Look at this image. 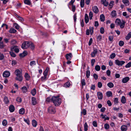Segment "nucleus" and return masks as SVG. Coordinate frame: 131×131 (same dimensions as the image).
<instances>
[{"label": "nucleus", "instance_id": "obj_13", "mask_svg": "<svg viewBox=\"0 0 131 131\" xmlns=\"http://www.w3.org/2000/svg\"><path fill=\"white\" fill-rule=\"evenodd\" d=\"M129 80V78L128 77H126L122 79V82L123 83H127Z\"/></svg>", "mask_w": 131, "mask_h": 131}, {"label": "nucleus", "instance_id": "obj_21", "mask_svg": "<svg viewBox=\"0 0 131 131\" xmlns=\"http://www.w3.org/2000/svg\"><path fill=\"white\" fill-rule=\"evenodd\" d=\"M125 22L123 20L122 22L121 23V24H120V25H119L120 26V27L121 28H124L125 26Z\"/></svg>", "mask_w": 131, "mask_h": 131}, {"label": "nucleus", "instance_id": "obj_40", "mask_svg": "<svg viewBox=\"0 0 131 131\" xmlns=\"http://www.w3.org/2000/svg\"><path fill=\"white\" fill-rule=\"evenodd\" d=\"M81 83L83 87V86L84 85H85L86 84V83L85 82V80L84 79L81 80Z\"/></svg>", "mask_w": 131, "mask_h": 131}, {"label": "nucleus", "instance_id": "obj_46", "mask_svg": "<svg viewBox=\"0 0 131 131\" xmlns=\"http://www.w3.org/2000/svg\"><path fill=\"white\" fill-rule=\"evenodd\" d=\"M89 16L90 19H92L93 16V13L92 12L90 11V12L89 13Z\"/></svg>", "mask_w": 131, "mask_h": 131}, {"label": "nucleus", "instance_id": "obj_15", "mask_svg": "<svg viewBox=\"0 0 131 131\" xmlns=\"http://www.w3.org/2000/svg\"><path fill=\"white\" fill-rule=\"evenodd\" d=\"M97 52V49H95L93 50V51L91 53V56L92 57H94Z\"/></svg>", "mask_w": 131, "mask_h": 131}, {"label": "nucleus", "instance_id": "obj_38", "mask_svg": "<svg viewBox=\"0 0 131 131\" xmlns=\"http://www.w3.org/2000/svg\"><path fill=\"white\" fill-rule=\"evenodd\" d=\"M107 85L109 88H112L113 87L114 85L113 83L110 82L107 84Z\"/></svg>", "mask_w": 131, "mask_h": 131}, {"label": "nucleus", "instance_id": "obj_20", "mask_svg": "<svg viewBox=\"0 0 131 131\" xmlns=\"http://www.w3.org/2000/svg\"><path fill=\"white\" fill-rule=\"evenodd\" d=\"M122 2L126 5H129V2L128 0H122Z\"/></svg>", "mask_w": 131, "mask_h": 131}, {"label": "nucleus", "instance_id": "obj_64", "mask_svg": "<svg viewBox=\"0 0 131 131\" xmlns=\"http://www.w3.org/2000/svg\"><path fill=\"white\" fill-rule=\"evenodd\" d=\"M93 77H94V79L96 80H97L98 79V76L95 73H94L93 75Z\"/></svg>", "mask_w": 131, "mask_h": 131}, {"label": "nucleus", "instance_id": "obj_47", "mask_svg": "<svg viewBox=\"0 0 131 131\" xmlns=\"http://www.w3.org/2000/svg\"><path fill=\"white\" fill-rule=\"evenodd\" d=\"M14 25V26H15V29H18L19 28V27L17 24L16 23H15Z\"/></svg>", "mask_w": 131, "mask_h": 131}, {"label": "nucleus", "instance_id": "obj_59", "mask_svg": "<svg viewBox=\"0 0 131 131\" xmlns=\"http://www.w3.org/2000/svg\"><path fill=\"white\" fill-rule=\"evenodd\" d=\"M93 125L94 126L97 127V123L96 121H94L93 122Z\"/></svg>", "mask_w": 131, "mask_h": 131}, {"label": "nucleus", "instance_id": "obj_63", "mask_svg": "<svg viewBox=\"0 0 131 131\" xmlns=\"http://www.w3.org/2000/svg\"><path fill=\"white\" fill-rule=\"evenodd\" d=\"M17 63V62L16 61L13 60L12 61V64L13 66H14Z\"/></svg>", "mask_w": 131, "mask_h": 131}, {"label": "nucleus", "instance_id": "obj_2", "mask_svg": "<svg viewBox=\"0 0 131 131\" xmlns=\"http://www.w3.org/2000/svg\"><path fill=\"white\" fill-rule=\"evenodd\" d=\"M30 46V42L28 41L24 42L22 44L21 48L23 49H26Z\"/></svg>", "mask_w": 131, "mask_h": 131}, {"label": "nucleus", "instance_id": "obj_41", "mask_svg": "<svg viewBox=\"0 0 131 131\" xmlns=\"http://www.w3.org/2000/svg\"><path fill=\"white\" fill-rule=\"evenodd\" d=\"M84 130L87 131L88 129V125L86 122H85L84 125Z\"/></svg>", "mask_w": 131, "mask_h": 131}, {"label": "nucleus", "instance_id": "obj_22", "mask_svg": "<svg viewBox=\"0 0 131 131\" xmlns=\"http://www.w3.org/2000/svg\"><path fill=\"white\" fill-rule=\"evenodd\" d=\"M25 77L27 80H29L30 79V77L28 74L26 73L25 74Z\"/></svg>", "mask_w": 131, "mask_h": 131}, {"label": "nucleus", "instance_id": "obj_17", "mask_svg": "<svg viewBox=\"0 0 131 131\" xmlns=\"http://www.w3.org/2000/svg\"><path fill=\"white\" fill-rule=\"evenodd\" d=\"M84 19L85 23L86 24L89 21V18L88 15L86 14H85Z\"/></svg>", "mask_w": 131, "mask_h": 131}, {"label": "nucleus", "instance_id": "obj_57", "mask_svg": "<svg viewBox=\"0 0 131 131\" xmlns=\"http://www.w3.org/2000/svg\"><path fill=\"white\" fill-rule=\"evenodd\" d=\"M102 38V37L101 35H99L97 38V40L98 41H100Z\"/></svg>", "mask_w": 131, "mask_h": 131}, {"label": "nucleus", "instance_id": "obj_61", "mask_svg": "<svg viewBox=\"0 0 131 131\" xmlns=\"http://www.w3.org/2000/svg\"><path fill=\"white\" fill-rule=\"evenodd\" d=\"M114 102L115 104H117L118 103V100L117 98H115L114 101Z\"/></svg>", "mask_w": 131, "mask_h": 131}, {"label": "nucleus", "instance_id": "obj_49", "mask_svg": "<svg viewBox=\"0 0 131 131\" xmlns=\"http://www.w3.org/2000/svg\"><path fill=\"white\" fill-rule=\"evenodd\" d=\"M29 47H30L32 50L34 49L35 47L33 44L31 42H30V46Z\"/></svg>", "mask_w": 131, "mask_h": 131}, {"label": "nucleus", "instance_id": "obj_26", "mask_svg": "<svg viewBox=\"0 0 131 131\" xmlns=\"http://www.w3.org/2000/svg\"><path fill=\"white\" fill-rule=\"evenodd\" d=\"M80 5L81 7L83 8L84 5V0H81Z\"/></svg>", "mask_w": 131, "mask_h": 131}, {"label": "nucleus", "instance_id": "obj_62", "mask_svg": "<svg viewBox=\"0 0 131 131\" xmlns=\"http://www.w3.org/2000/svg\"><path fill=\"white\" fill-rule=\"evenodd\" d=\"M102 86V84L100 82H99L98 83V86L99 88H101Z\"/></svg>", "mask_w": 131, "mask_h": 131}, {"label": "nucleus", "instance_id": "obj_48", "mask_svg": "<svg viewBox=\"0 0 131 131\" xmlns=\"http://www.w3.org/2000/svg\"><path fill=\"white\" fill-rule=\"evenodd\" d=\"M124 44V42L122 41H120L119 42V45L121 47L123 46Z\"/></svg>", "mask_w": 131, "mask_h": 131}, {"label": "nucleus", "instance_id": "obj_5", "mask_svg": "<svg viewBox=\"0 0 131 131\" xmlns=\"http://www.w3.org/2000/svg\"><path fill=\"white\" fill-rule=\"evenodd\" d=\"M115 64L118 66H122L125 63V62L123 61H119L118 59L116 60H115Z\"/></svg>", "mask_w": 131, "mask_h": 131}, {"label": "nucleus", "instance_id": "obj_11", "mask_svg": "<svg viewBox=\"0 0 131 131\" xmlns=\"http://www.w3.org/2000/svg\"><path fill=\"white\" fill-rule=\"evenodd\" d=\"M32 104L33 105H35L37 104L36 99L34 97H32L31 98Z\"/></svg>", "mask_w": 131, "mask_h": 131}, {"label": "nucleus", "instance_id": "obj_8", "mask_svg": "<svg viewBox=\"0 0 131 131\" xmlns=\"http://www.w3.org/2000/svg\"><path fill=\"white\" fill-rule=\"evenodd\" d=\"M10 72L7 71H5L3 72V75L4 77H8L10 75Z\"/></svg>", "mask_w": 131, "mask_h": 131}, {"label": "nucleus", "instance_id": "obj_55", "mask_svg": "<svg viewBox=\"0 0 131 131\" xmlns=\"http://www.w3.org/2000/svg\"><path fill=\"white\" fill-rule=\"evenodd\" d=\"M115 53H112L110 55V58L112 59H113L115 57Z\"/></svg>", "mask_w": 131, "mask_h": 131}, {"label": "nucleus", "instance_id": "obj_7", "mask_svg": "<svg viewBox=\"0 0 131 131\" xmlns=\"http://www.w3.org/2000/svg\"><path fill=\"white\" fill-rule=\"evenodd\" d=\"M92 10L95 14L98 13L99 12V9L96 6H94L92 7Z\"/></svg>", "mask_w": 131, "mask_h": 131}, {"label": "nucleus", "instance_id": "obj_44", "mask_svg": "<svg viewBox=\"0 0 131 131\" xmlns=\"http://www.w3.org/2000/svg\"><path fill=\"white\" fill-rule=\"evenodd\" d=\"M2 125L4 126H6L7 124V122L6 119L4 120L2 122Z\"/></svg>", "mask_w": 131, "mask_h": 131}, {"label": "nucleus", "instance_id": "obj_58", "mask_svg": "<svg viewBox=\"0 0 131 131\" xmlns=\"http://www.w3.org/2000/svg\"><path fill=\"white\" fill-rule=\"evenodd\" d=\"M72 10L73 12H74L75 11V9H76L75 6V5H72Z\"/></svg>", "mask_w": 131, "mask_h": 131}, {"label": "nucleus", "instance_id": "obj_32", "mask_svg": "<svg viewBox=\"0 0 131 131\" xmlns=\"http://www.w3.org/2000/svg\"><path fill=\"white\" fill-rule=\"evenodd\" d=\"M24 3L27 5H30L31 4V2L30 0H24Z\"/></svg>", "mask_w": 131, "mask_h": 131}, {"label": "nucleus", "instance_id": "obj_35", "mask_svg": "<svg viewBox=\"0 0 131 131\" xmlns=\"http://www.w3.org/2000/svg\"><path fill=\"white\" fill-rule=\"evenodd\" d=\"M75 0H71V1L69 2L68 6V7L69 8V5H74L73 3L75 2Z\"/></svg>", "mask_w": 131, "mask_h": 131}, {"label": "nucleus", "instance_id": "obj_31", "mask_svg": "<svg viewBox=\"0 0 131 131\" xmlns=\"http://www.w3.org/2000/svg\"><path fill=\"white\" fill-rule=\"evenodd\" d=\"M32 124L33 127H35L37 125V122L35 120H33L32 121Z\"/></svg>", "mask_w": 131, "mask_h": 131}, {"label": "nucleus", "instance_id": "obj_52", "mask_svg": "<svg viewBox=\"0 0 131 131\" xmlns=\"http://www.w3.org/2000/svg\"><path fill=\"white\" fill-rule=\"evenodd\" d=\"M36 64V62L34 61H31L30 63V65L31 66L35 65Z\"/></svg>", "mask_w": 131, "mask_h": 131}, {"label": "nucleus", "instance_id": "obj_28", "mask_svg": "<svg viewBox=\"0 0 131 131\" xmlns=\"http://www.w3.org/2000/svg\"><path fill=\"white\" fill-rule=\"evenodd\" d=\"M49 69V68L48 67H47L46 70L43 72V74L44 75L47 76L48 72Z\"/></svg>", "mask_w": 131, "mask_h": 131}, {"label": "nucleus", "instance_id": "obj_19", "mask_svg": "<svg viewBox=\"0 0 131 131\" xmlns=\"http://www.w3.org/2000/svg\"><path fill=\"white\" fill-rule=\"evenodd\" d=\"M111 15L112 17H114L116 16L117 13L116 11L115 10L112 11L111 13Z\"/></svg>", "mask_w": 131, "mask_h": 131}, {"label": "nucleus", "instance_id": "obj_33", "mask_svg": "<svg viewBox=\"0 0 131 131\" xmlns=\"http://www.w3.org/2000/svg\"><path fill=\"white\" fill-rule=\"evenodd\" d=\"M71 85L70 83L69 82H67L64 85V87L66 88H68Z\"/></svg>", "mask_w": 131, "mask_h": 131}, {"label": "nucleus", "instance_id": "obj_3", "mask_svg": "<svg viewBox=\"0 0 131 131\" xmlns=\"http://www.w3.org/2000/svg\"><path fill=\"white\" fill-rule=\"evenodd\" d=\"M48 112L51 114H54L56 112L55 108L54 107L51 106L48 108Z\"/></svg>", "mask_w": 131, "mask_h": 131}, {"label": "nucleus", "instance_id": "obj_9", "mask_svg": "<svg viewBox=\"0 0 131 131\" xmlns=\"http://www.w3.org/2000/svg\"><path fill=\"white\" fill-rule=\"evenodd\" d=\"M23 77L22 75H16V77L15 78V79L20 82H21L23 80Z\"/></svg>", "mask_w": 131, "mask_h": 131}, {"label": "nucleus", "instance_id": "obj_12", "mask_svg": "<svg viewBox=\"0 0 131 131\" xmlns=\"http://www.w3.org/2000/svg\"><path fill=\"white\" fill-rule=\"evenodd\" d=\"M21 92L23 93H25L28 91V89L26 86H24L21 88Z\"/></svg>", "mask_w": 131, "mask_h": 131}, {"label": "nucleus", "instance_id": "obj_37", "mask_svg": "<svg viewBox=\"0 0 131 131\" xmlns=\"http://www.w3.org/2000/svg\"><path fill=\"white\" fill-rule=\"evenodd\" d=\"M100 18L101 21H103L105 20V17L103 14L100 15Z\"/></svg>", "mask_w": 131, "mask_h": 131}, {"label": "nucleus", "instance_id": "obj_27", "mask_svg": "<svg viewBox=\"0 0 131 131\" xmlns=\"http://www.w3.org/2000/svg\"><path fill=\"white\" fill-rule=\"evenodd\" d=\"M25 113L24 109L23 108H21L19 110V113L20 114H23Z\"/></svg>", "mask_w": 131, "mask_h": 131}, {"label": "nucleus", "instance_id": "obj_54", "mask_svg": "<svg viewBox=\"0 0 131 131\" xmlns=\"http://www.w3.org/2000/svg\"><path fill=\"white\" fill-rule=\"evenodd\" d=\"M131 66V62L128 63L126 66V68H129Z\"/></svg>", "mask_w": 131, "mask_h": 131}, {"label": "nucleus", "instance_id": "obj_30", "mask_svg": "<svg viewBox=\"0 0 131 131\" xmlns=\"http://www.w3.org/2000/svg\"><path fill=\"white\" fill-rule=\"evenodd\" d=\"M6 46L4 45L3 41L0 42V48L1 49L3 48Z\"/></svg>", "mask_w": 131, "mask_h": 131}, {"label": "nucleus", "instance_id": "obj_53", "mask_svg": "<svg viewBox=\"0 0 131 131\" xmlns=\"http://www.w3.org/2000/svg\"><path fill=\"white\" fill-rule=\"evenodd\" d=\"M10 42L12 44L14 45L16 43V41L15 40L13 39L11 40Z\"/></svg>", "mask_w": 131, "mask_h": 131}, {"label": "nucleus", "instance_id": "obj_10", "mask_svg": "<svg viewBox=\"0 0 131 131\" xmlns=\"http://www.w3.org/2000/svg\"><path fill=\"white\" fill-rule=\"evenodd\" d=\"M98 98L99 100H102L103 99V95L102 93L101 92H98L97 93Z\"/></svg>", "mask_w": 131, "mask_h": 131}, {"label": "nucleus", "instance_id": "obj_39", "mask_svg": "<svg viewBox=\"0 0 131 131\" xmlns=\"http://www.w3.org/2000/svg\"><path fill=\"white\" fill-rule=\"evenodd\" d=\"M4 101L6 104H7L9 102V100L7 97L5 96L4 98Z\"/></svg>", "mask_w": 131, "mask_h": 131}, {"label": "nucleus", "instance_id": "obj_23", "mask_svg": "<svg viewBox=\"0 0 131 131\" xmlns=\"http://www.w3.org/2000/svg\"><path fill=\"white\" fill-rule=\"evenodd\" d=\"M121 102L123 103L124 104L126 102V99L124 96H123L121 97Z\"/></svg>", "mask_w": 131, "mask_h": 131}, {"label": "nucleus", "instance_id": "obj_29", "mask_svg": "<svg viewBox=\"0 0 131 131\" xmlns=\"http://www.w3.org/2000/svg\"><path fill=\"white\" fill-rule=\"evenodd\" d=\"M121 21L118 18L115 21V23L117 25H119L121 24Z\"/></svg>", "mask_w": 131, "mask_h": 131}, {"label": "nucleus", "instance_id": "obj_50", "mask_svg": "<svg viewBox=\"0 0 131 131\" xmlns=\"http://www.w3.org/2000/svg\"><path fill=\"white\" fill-rule=\"evenodd\" d=\"M104 128L106 129H107L109 128V125L107 124H105L104 125Z\"/></svg>", "mask_w": 131, "mask_h": 131}, {"label": "nucleus", "instance_id": "obj_60", "mask_svg": "<svg viewBox=\"0 0 131 131\" xmlns=\"http://www.w3.org/2000/svg\"><path fill=\"white\" fill-rule=\"evenodd\" d=\"M24 121L28 125H29V121L28 119H24Z\"/></svg>", "mask_w": 131, "mask_h": 131}, {"label": "nucleus", "instance_id": "obj_36", "mask_svg": "<svg viewBox=\"0 0 131 131\" xmlns=\"http://www.w3.org/2000/svg\"><path fill=\"white\" fill-rule=\"evenodd\" d=\"M31 94L33 95H35L36 93V90L35 89H33L31 91Z\"/></svg>", "mask_w": 131, "mask_h": 131}, {"label": "nucleus", "instance_id": "obj_51", "mask_svg": "<svg viewBox=\"0 0 131 131\" xmlns=\"http://www.w3.org/2000/svg\"><path fill=\"white\" fill-rule=\"evenodd\" d=\"M100 32L101 34H103L104 33V29L103 27H101L100 29Z\"/></svg>", "mask_w": 131, "mask_h": 131}, {"label": "nucleus", "instance_id": "obj_56", "mask_svg": "<svg viewBox=\"0 0 131 131\" xmlns=\"http://www.w3.org/2000/svg\"><path fill=\"white\" fill-rule=\"evenodd\" d=\"M81 114L83 113L84 115H85L86 114V111L85 109H83L82 111L81 112Z\"/></svg>", "mask_w": 131, "mask_h": 131}, {"label": "nucleus", "instance_id": "obj_16", "mask_svg": "<svg viewBox=\"0 0 131 131\" xmlns=\"http://www.w3.org/2000/svg\"><path fill=\"white\" fill-rule=\"evenodd\" d=\"M121 128L122 131H126L127 129V127L126 125H123L121 127Z\"/></svg>", "mask_w": 131, "mask_h": 131}, {"label": "nucleus", "instance_id": "obj_18", "mask_svg": "<svg viewBox=\"0 0 131 131\" xmlns=\"http://www.w3.org/2000/svg\"><path fill=\"white\" fill-rule=\"evenodd\" d=\"M15 73L16 75H22L21 72L19 70H16L15 72Z\"/></svg>", "mask_w": 131, "mask_h": 131}, {"label": "nucleus", "instance_id": "obj_6", "mask_svg": "<svg viewBox=\"0 0 131 131\" xmlns=\"http://www.w3.org/2000/svg\"><path fill=\"white\" fill-rule=\"evenodd\" d=\"M65 57L66 59L68 60H71L73 56L72 53H67L65 55Z\"/></svg>", "mask_w": 131, "mask_h": 131}, {"label": "nucleus", "instance_id": "obj_25", "mask_svg": "<svg viewBox=\"0 0 131 131\" xmlns=\"http://www.w3.org/2000/svg\"><path fill=\"white\" fill-rule=\"evenodd\" d=\"M106 94L107 97H109L112 96V93L111 91H108L106 92Z\"/></svg>", "mask_w": 131, "mask_h": 131}, {"label": "nucleus", "instance_id": "obj_1", "mask_svg": "<svg viewBox=\"0 0 131 131\" xmlns=\"http://www.w3.org/2000/svg\"><path fill=\"white\" fill-rule=\"evenodd\" d=\"M51 101H52L55 106L59 105L61 103V100L59 96H53L51 99Z\"/></svg>", "mask_w": 131, "mask_h": 131}, {"label": "nucleus", "instance_id": "obj_43", "mask_svg": "<svg viewBox=\"0 0 131 131\" xmlns=\"http://www.w3.org/2000/svg\"><path fill=\"white\" fill-rule=\"evenodd\" d=\"M95 69L96 71H99L100 70V67L98 65H97L95 66Z\"/></svg>", "mask_w": 131, "mask_h": 131}, {"label": "nucleus", "instance_id": "obj_42", "mask_svg": "<svg viewBox=\"0 0 131 131\" xmlns=\"http://www.w3.org/2000/svg\"><path fill=\"white\" fill-rule=\"evenodd\" d=\"M90 71L87 70L86 72V76L87 78H89L90 75Z\"/></svg>", "mask_w": 131, "mask_h": 131}, {"label": "nucleus", "instance_id": "obj_4", "mask_svg": "<svg viewBox=\"0 0 131 131\" xmlns=\"http://www.w3.org/2000/svg\"><path fill=\"white\" fill-rule=\"evenodd\" d=\"M10 50L12 51H14L15 52L18 53L19 52V50L18 47L16 46H12L10 48Z\"/></svg>", "mask_w": 131, "mask_h": 131}, {"label": "nucleus", "instance_id": "obj_34", "mask_svg": "<svg viewBox=\"0 0 131 131\" xmlns=\"http://www.w3.org/2000/svg\"><path fill=\"white\" fill-rule=\"evenodd\" d=\"M131 37V32H129L127 35L126 37V40H129Z\"/></svg>", "mask_w": 131, "mask_h": 131}, {"label": "nucleus", "instance_id": "obj_14", "mask_svg": "<svg viewBox=\"0 0 131 131\" xmlns=\"http://www.w3.org/2000/svg\"><path fill=\"white\" fill-rule=\"evenodd\" d=\"M9 110L11 112H13L15 110L14 106L13 105H10L9 107Z\"/></svg>", "mask_w": 131, "mask_h": 131}, {"label": "nucleus", "instance_id": "obj_24", "mask_svg": "<svg viewBox=\"0 0 131 131\" xmlns=\"http://www.w3.org/2000/svg\"><path fill=\"white\" fill-rule=\"evenodd\" d=\"M16 30L13 28H11L9 31V32L10 33H14L16 31Z\"/></svg>", "mask_w": 131, "mask_h": 131}, {"label": "nucleus", "instance_id": "obj_45", "mask_svg": "<svg viewBox=\"0 0 131 131\" xmlns=\"http://www.w3.org/2000/svg\"><path fill=\"white\" fill-rule=\"evenodd\" d=\"M12 51H13L10 52H9V54L12 57H15L16 56V54Z\"/></svg>", "mask_w": 131, "mask_h": 131}]
</instances>
